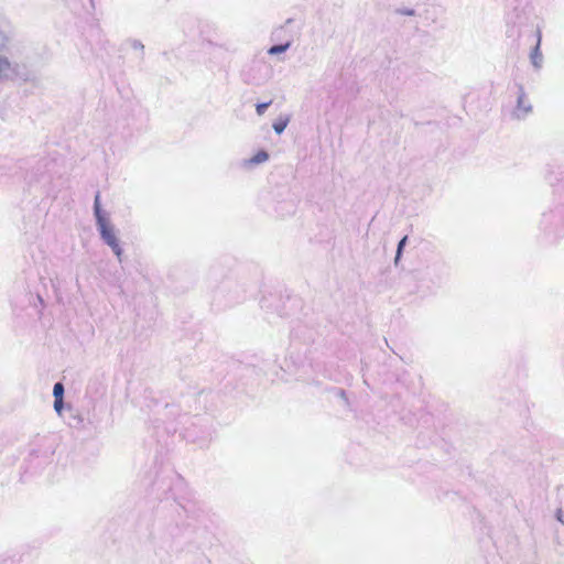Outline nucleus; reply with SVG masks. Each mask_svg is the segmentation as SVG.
<instances>
[{
    "label": "nucleus",
    "instance_id": "nucleus-1",
    "mask_svg": "<svg viewBox=\"0 0 564 564\" xmlns=\"http://www.w3.org/2000/svg\"><path fill=\"white\" fill-rule=\"evenodd\" d=\"M101 240L112 250L118 261L122 262L123 249L120 245L119 238L116 235V229L111 224L109 217L96 221Z\"/></svg>",
    "mask_w": 564,
    "mask_h": 564
},
{
    "label": "nucleus",
    "instance_id": "nucleus-2",
    "mask_svg": "<svg viewBox=\"0 0 564 564\" xmlns=\"http://www.w3.org/2000/svg\"><path fill=\"white\" fill-rule=\"evenodd\" d=\"M272 77V68L264 61H256L247 73L246 82L250 85L260 86Z\"/></svg>",
    "mask_w": 564,
    "mask_h": 564
},
{
    "label": "nucleus",
    "instance_id": "nucleus-3",
    "mask_svg": "<svg viewBox=\"0 0 564 564\" xmlns=\"http://www.w3.org/2000/svg\"><path fill=\"white\" fill-rule=\"evenodd\" d=\"M13 37L14 31L10 21L0 14V54L10 51Z\"/></svg>",
    "mask_w": 564,
    "mask_h": 564
},
{
    "label": "nucleus",
    "instance_id": "nucleus-4",
    "mask_svg": "<svg viewBox=\"0 0 564 564\" xmlns=\"http://www.w3.org/2000/svg\"><path fill=\"white\" fill-rule=\"evenodd\" d=\"M532 105L528 99L523 87L520 85L517 98V106L516 109L513 110L512 116L518 120H523L532 112Z\"/></svg>",
    "mask_w": 564,
    "mask_h": 564
},
{
    "label": "nucleus",
    "instance_id": "nucleus-5",
    "mask_svg": "<svg viewBox=\"0 0 564 564\" xmlns=\"http://www.w3.org/2000/svg\"><path fill=\"white\" fill-rule=\"evenodd\" d=\"M541 36L539 35L538 43L530 54V59L535 69H540L543 64V55L540 51Z\"/></svg>",
    "mask_w": 564,
    "mask_h": 564
},
{
    "label": "nucleus",
    "instance_id": "nucleus-6",
    "mask_svg": "<svg viewBox=\"0 0 564 564\" xmlns=\"http://www.w3.org/2000/svg\"><path fill=\"white\" fill-rule=\"evenodd\" d=\"M13 70L12 63L8 57L0 54V80L8 78L9 74Z\"/></svg>",
    "mask_w": 564,
    "mask_h": 564
},
{
    "label": "nucleus",
    "instance_id": "nucleus-7",
    "mask_svg": "<svg viewBox=\"0 0 564 564\" xmlns=\"http://www.w3.org/2000/svg\"><path fill=\"white\" fill-rule=\"evenodd\" d=\"M269 160V154L267 151L264 150H260L257 154H254L252 158H250L249 160H246L245 161V165H248V166H251V165H257V164H261V163H264Z\"/></svg>",
    "mask_w": 564,
    "mask_h": 564
},
{
    "label": "nucleus",
    "instance_id": "nucleus-8",
    "mask_svg": "<svg viewBox=\"0 0 564 564\" xmlns=\"http://www.w3.org/2000/svg\"><path fill=\"white\" fill-rule=\"evenodd\" d=\"M94 216L96 218V221L108 218L107 213L101 209L99 193L96 194L94 200Z\"/></svg>",
    "mask_w": 564,
    "mask_h": 564
},
{
    "label": "nucleus",
    "instance_id": "nucleus-9",
    "mask_svg": "<svg viewBox=\"0 0 564 564\" xmlns=\"http://www.w3.org/2000/svg\"><path fill=\"white\" fill-rule=\"evenodd\" d=\"M291 41H288L283 44H276V45H272L271 47H269L268 50V54L269 55H279V54H282L284 52H286L290 47H291Z\"/></svg>",
    "mask_w": 564,
    "mask_h": 564
},
{
    "label": "nucleus",
    "instance_id": "nucleus-10",
    "mask_svg": "<svg viewBox=\"0 0 564 564\" xmlns=\"http://www.w3.org/2000/svg\"><path fill=\"white\" fill-rule=\"evenodd\" d=\"M288 123H289V119L279 120L272 124V128L276 134H281L288 127Z\"/></svg>",
    "mask_w": 564,
    "mask_h": 564
},
{
    "label": "nucleus",
    "instance_id": "nucleus-11",
    "mask_svg": "<svg viewBox=\"0 0 564 564\" xmlns=\"http://www.w3.org/2000/svg\"><path fill=\"white\" fill-rule=\"evenodd\" d=\"M406 241H408V236H404L398 243V247H397V253H395V258H394V263L398 264V261L399 259L401 258V254H402V251H403V248L405 247L406 245Z\"/></svg>",
    "mask_w": 564,
    "mask_h": 564
},
{
    "label": "nucleus",
    "instance_id": "nucleus-12",
    "mask_svg": "<svg viewBox=\"0 0 564 564\" xmlns=\"http://www.w3.org/2000/svg\"><path fill=\"white\" fill-rule=\"evenodd\" d=\"M53 395L55 399H63L64 386L62 382H56L53 387Z\"/></svg>",
    "mask_w": 564,
    "mask_h": 564
},
{
    "label": "nucleus",
    "instance_id": "nucleus-13",
    "mask_svg": "<svg viewBox=\"0 0 564 564\" xmlns=\"http://www.w3.org/2000/svg\"><path fill=\"white\" fill-rule=\"evenodd\" d=\"M271 104H272L271 100L268 102L257 104L256 105L257 115L262 116L265 112V110L270 107Z\"/></svg>",
    "mask_w": 564,
    "mask_h": 564
},
{
    "label": "nucleus",
    "instance_id": "nucleus-14",
    "mask_svg": "<svg viewBox=\"0 0 564 564\" xmlns=\"http://www.w3.org/2000/svg\"><path fill=\"white\" fill-rule=\"evenodd\" d=\"M64 408V402H63V399H55L54 400V410L56 411V413L58 415L62 414V410Z\"/></svg>",
    "mask_w": 564,
    "mask_h": 564
},
{
    "label": "nucleus",
    "instance_id": "nucleus-15",
    "mask_svg": "<svg viewBox=\"0 0 564 564\" xmlns=\"http://www.w3.org/2000/svg\"><path fill=\"white\" fill-rule=\"evenodd\" d=\"M131 46H132V48L139 50L141 52H143V48H144V45L139 40H132Z\"/></svg>",
    "mask_w": 564,
    "mask_h": 564
},
{
    "label": "nucleus",
    "instance_id": "nucleus-16",
    "mask_svg": "<svg viewBox=\"0 0 564 564\" xmlns=\"http://www.w3.org/2000/svg\"><path fill=\"white\" fill-rule=\"evenodd\" d=\"M556 518L560 522L563 523V519H562V510H557V513H556Z\"/></svg>",
    "mask_w": 564,
    "mask_h": 564
},
{
    "label": "nucleus",
    "instance_id": "nucleus-17",
    "mask_svg": "<svg viewBox=\"0 0 564 564\" xmlns=\"http://www.w3.org/2000/svg\"><path fill=\"white\" fill-rule=\"evenodd\" d=\"M402 13L405 15H413L414 11L413 10H404V11H402Z\"/></svg>",
    "mask_w": 564,
    "mask_h": 564
},
{
    "label": "nucleus",
    "instance_id": "nucleus-18",
    "mask_svg": "<svg viewBox=\"0 0 564 564\" xmlns=\"http://www.w3.org/2000/svg\"><path fill=\"white\" fill-rule=\"evenodd\" d=\"M339 395H340L341 398H345V391H344V390H340V391H339Z\"/></svg>",
    "mask_w": 564,
    "mask_h": 564
},
{
    "label": "nucleus",
    "instance_id": "nucleus-19",
    "mask_svg": "<svg viewBox=\"0 0 564 564\" xmlns=\"http://www.w3.org/2000/svg\"><path fill=\"white\" fill-rule=\"evenodd\" d=\"M292 21H293L292 19H288L286 24H290Z\"/></svg>",
    "mask_w": 564,
    "mask_h": 564
}]
</instances>
